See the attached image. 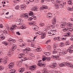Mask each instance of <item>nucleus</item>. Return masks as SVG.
<instances>
[{
	"mask_svg": "<svg viewBox=\"0 0 73 73\" xmlns=\"http://www.w3.org/2000/svg\"><path fill=\"white\" fill-rule=\"evenodd\" d=\"M66 65H67L68 67H70V68H73V65L70 64L69 62H68L65 63L63 62L60 64H59V66L60 67H62L63 66H65Z\"/></svg>",
	"mask_w": 73,
	"mask_h": 73,
	"instance_id": "f257e3e1",
	"label": "nucleus"
},
{
	"mask_svg": "<svg viewBox=\"0 0 73 73\" xmlns=\"http://www.w3.org/2000/svg\"><path fill=\"white\" fill-rule=\"evenodd\" d=\"M38 33L39 35H41V38L42 39L44 38L46 36V34L45 33H43L42 32H41L38 31L37 33Z\"/></svg>",
	"mask_w": 73,
	"mask_h": 73,
	"instance_id": "f03ea898",
	"label": "nucleus"
},
{
	"mask_svg": "<svg viewBox=\"0 0 73 73\" xmlns=\"http://www.w3.org/2000/svg\"><path fill=\"white\" fill-rule=\"evenodd\" d=\"M29 24L30 25H34L32 27V28L33 29H35V28H37V26L36 25H35L36 24V23L35 22H33L31 23H29Z\"/></svg>",
	"mask_w": 73,
	"mask_h": 73,
	"instance_id": "7ed1b4c3",
	"label": "nucleus"
},
{
	"mask_svg": "<svg viewBox=\"0 0 73 73\" xmlns=\"http://www.w3.org/2000/svg\"><path fill=\"white\" fill-rule=\"evenodd\" d=\"M26 7L27 6L26 5H21V9L22 10H24V9H25L26 8Z\"/></svg>",
	"mask_w": 73,
	"mask_h": 73,
	"instance_id": "20e7f679",
	"label": "nucleus"
},
{
	"mask_svg": "<svg viewBox=\"0 0 73 73\" xmlns=\"http://www.w3.org/2000/svg\"><path fill=\"white\" fill-rule=\"evenodd\" d=\"M70 49H69V48H68L67 50V51L69 53H73V50H71V49L72 48V47H70Z\"/></svg>",
	"mask_w": 73,
	"mask_h": 73,
	"instance_id": "39448f33",
	"label": "nucleus"
},
{
	"mask_svg": "<svg viewBox=\"0 0 73 73\" xmlns=\"http://www.w3.org/2000/svg\"><path fill=\"white\" fill-rule=\"evenodd\" d=\"M36 68V66H31V68H30L29 69L32 70H34Z\"/></svg>",
	"mask_w": 73,
	"mask_h": 73,
	"instance_id": "423d86ee",
	"label": "nucleus"
},
{
	"mask_svg": "<svg viewBox=\"0 0 73 73\" xmlns=\"http://www.w3.org/2000/svg\"><path fill=\"white\" fill-rule=\"evenodd\" d=\"M14 65V64L13 63H10L9 64L8 66L9 68H12L13 67V66Z\"/></svg>",
	"mask_w": 73,
	"mask_h": 73,
	"instance_id": "0eeeda50",
	"label": "nucleus"
},
{
	"mask_svg": "<svg viewBox=\"0 0 73 73\" xmlns=\"http://www.w3.org/2000/svg\"><path fill=\"white\" fill-rule=\"evenodd\" d=\"M23 52L25 54L28 53V50L27 48H26L24 50H23Z\"/></svg>",
	"mask_w": 73,
	"mask_h": 73,
	"instance_id": "6e6552de",
	"label": "nucleus"
},
{
	"mask_svg": "<svg viewBox=\"0 0 73 73\" xmlns=\"http://www.w3.org/2000/svg\"><path fill=\"white\" fill-rule=\"evenodd\" d=\"M24 70H25V68H21L18 71L19 72V73H22V72H24Z\"/></svg>",
	"mask_w": 73,
	"mask_h": 73,
	"instance_id": "1a4fd4ad",
	"label": "nucleus"
},
{
	"mask_svg": "<svg viewBox=\"0 0 73 73\" xmlns=\"http://www.w3.org/2000/svg\"><path fill=\"white\" fill-rule=\"evenodd\" d=\"M17 48V46H13L11 48V50H13V51H14L15 50V49H16V48Z\"/></svg>",
	"mask_w": 73,
	"mask_h": 73,
	"instance_id": "9d476101",
	"label": "nucleus"
},
{
	"mask_svg": "<svg viewBox=\"0 0 73 73\" xmlns=\"http://www.w3.org/2000/svg\"><path fill=\"white\" fill-rule=\"evenodd\" d=\"M22 20H21L20 19H18L16 21V23L17 24H20L21 23V21Z\"/></svg>",
	"mask_w": 73,
	"mask_h": 73,
	"instance_id": "9b49d317",
	"label": "nucleus"
},
{
	"mask_svg": "<svg viewBox=\"0 0 73 73\" xmlns=\"http://www.w3.org/2000/svg\"><path fill=\"white\" fill-rule=\"evenodd\" d=\"M51 32L52 33V35H56V31L55 30H52L51 31Z\"/></svg>",
	"mask_w": 73,
	"mask_h": 73,
	"instance_id": "f8f14e48",
	"label": "nucleus"
},
{
	"mask_svg": "<svg viewBox=\"0 0 73 73\" xmlns=\"http://www.w3.org/2000/svg\"><path fill=\"white\" fill-rule=\"evenodd\" d=\"M40 8H41L42 9H48V7H47L46 6L44 5L42 6V7H40Z\"/></svg>",
	"mask_w": 73,
	"mask_h": 73,
	"instance_id": "ddd939ff",
	"label": "nucleus"
},
{
	"mask_svg": "<svg viewBox=\"0 0 73 73\" xmlns=\"http://www.w3.org/2000/svg\"><path fill=\"white\" fill-rule=\"evenodd\" d=\"M66 25V23L65 22H64V24L61 25L60 26L62 28H65V25Z\"/></svg>",
	"mask_w": 73,
	"mask_h": 73,
	"instance_id": "4468645a",
	"label": "nucleus"
},
{
	"mask_svg": "<svg viewBox=\"0 0 73 73\" xmlns=\"http://www.w3.org/2000/svg\"><path fill=\"white\" fill-rule=\"evenodd\" d=\"M67 3L69 5H72V4H73V3H72V1L71 0H69L68 1Z\"/></svg>",
	"mask_w": 73,
	"mask_h": 73,
	"instance_id": "2eb2a0df",
	"label": "nucleus"
},
{
	"mask_svg": "<svg viewBox=\"0 0 73 73\" xmlns=\"http://www.w3.org/2000/svg\"><path fill=\"white\" fill-rule=\"evenodd\" d=\"M47 16H48L50 18H51L52 17V14L50 13H47Z\"/></svg>",
	"mask_w": 73,
	"mask_h": 73,
	"instance_id": "dca6fc26",
	"label": "nucleus"
},
{
	"mask_svg": "<svg viewBox=\"0 0 73 73\" xmlns=\"http://www.w3.org/2000/svg\"><path fill=\"white\" fill-rule=\"evenodd\" d=\"M56 4H57L59 5H60V4H61L60 3H61V1H59L58 0H57L56 1Z\"/></svg>",
	"mask_w": 73,
	"mask_h": 73,
	"instance_id": "f3484780",
	"label": "nucleus"
},
{
	"mask_svg": "<svg viewBox=\"0 0 73 73\" xmlns=\"http://www.w3.org/2000/svg\"><path fill=\"white\" fill-rule=\"evenodd\" d=\"M58 46L57 44L54 45L53 46L54 50H56V48H57Z\"/></svg>",
	"mask_w": 73,
	"mask_h": 73,
	"instance_id": "a211bd4d",
	"label": "nucleus"
},
{
	"mask_svg": "<svg viewBox=\"0 0 73 73\" xmlns=\"http://www.w3.org/2000/svg\"><path fill=\"white\" fill-rule=\"evenodd\" d=\"M36 52H41V48H38L36 49Z\"/></svg>",
	"mask_w": 73,
	"mask_h": 73,
	"instance_id": "6ab92c4d",
	"label": "nucleus"
},
{
	"mask_svg": "<svg viewBox=\"0 0 73 73\" xmlns=\"http://www.w3.org/2000/svg\"><path fill=\"white\" fill-rule=\"evenodd\" d=\"M24 17L25 18V19H27L28 18V13H26L25 14H24Z\"/></svg>",
	"mask_w": 73,
	"mask_h": 73,
	"instance_id": "aec40b11",
	"label": "nucleus"
},
{
	"mask_svg": "<svg viewBox=\"0 0 73 73\" xmlns=\"http://www.w3.org/2000/svg\"><path fill=\"white\" fill-rule=\"evenodd\" d=\"M42 72L43 73H48L47 72V70H46L45 69H43L42 71Z\"/></svg>",
	"mask_w": 73,
	"mask_h": 73,
	"instance_id": "412c9836",
	"label": "nucleus"
},
{
	"mask_svg": "<svg viewBox=\"0 0 73 73\" xmlns=\"http://www.w3.org/2000/svg\"><path fill=\"white\" fill-rule=\"evenodd\" d=\"M55 66H56L53 65V64L49 65V67H50V68H55Z\"/></svg>",
	"mask_w": 73,
	"mask_h": 73,
	"instance_id": "4be33fe9",
	"label": "nucleus"
},
{
	"mask_svg": "<svg viewBox=\"0 0 73 73\" xmlns=\"http://www.w3.org/2000/svg\"><path fill=\"white\" fill-rule=\"evenodd\" d=\"M44 54H45V56H47V55H48L49 56V55H50V53L47 52H45L44 53Z\"/></svg>",
	"mask_w": 73,
	"mask_h": 73,
	"instance_id": "5701e85b",
	"label": "nucleus"
},
{
	"mask_svg": "<svg viewBox=\"0 0 73 73\" xmlns=\"http://www.w3.org/2000/svg\"><path fill=\"white\" fill-rule=\"evenodd\" d=\"M61 5H62V4H60V5H58L57 4H55V7H61Z\"/></svg>",
	"mask_w": 73,
	"mask_h": 73,
	"instance_id": "b1692460",
	"label": "nucleus"
},
{
	"mask_svg": "<svg viewBox=\"0 0 73 73\" xmlns=\"http://www.w3.org/2000/svg\"><path fill=\"white\" fill-rule=\"evenodd\" d=\"M40 27H42L45 25V24L44 23H40Z\"/></svg>",
	"mask_w": 73,
	"mask_h": 73,
	"instance_id": "393cba45",
	"label": "nucleus"
},
{
	"mask_svg": "<svg viewBox=\"0 0 73 73\" xmlns=\"http://www.w3.org/2000/svg\"><path fill=\"white\" fill-rule=\"evenodd\" d=\"M59 56H57L56 55L52 56V57H53V58H58Z\"/></svg>",
	"mask_w": 73,
	"mask_h": 73,
	"instance_id": "a878e982",
	"label": "nucleus"
},
{
	"mask_svg": "<svg viewBox=\"0 0 73 73\" xmlns=\"http://www.w3.org/2000/svg\"><path fill=\"white\" fill-rule=\"evenodd\" d=\"M46 60L47 61H50V58L49 57H46Z\"/></svg>",
	"mask_w": 73,
	"mask_h": 73,
	"instance_id": "bb28decb",
	"label": "nucleus"
},
{
	"mask_svg": "<svg viewBox=\"0 0 73 73\" xmlns=\"http://www.w3.org/2000/svg\"><path fill=\"white\" fill-rule=\"evenodd\" d=\"M57 52V51L56 50H54L53 52V54H56Z\"/></svg>",
	"mask_w": 73,
	"mask_h": 73,
	"instance_id": "cd10ccee",
	"label": "nucleus"
},
{
	"mask_svg": "<svg viewBox=\"0 0 73 73\" xmlns=\"http://www.w3.org/2000/svg\"><path fill=\"white\" fill-rule=\"evenodd\" d=\"M68 30L70 32H72V31H73V29L71 28H68Z\"/></svg>",
	"mask_w": 73,
	"mask_h": 73,
	"instance_id": "c85d7f7f",
	"label": "nucleus"
},
{
	"mask_svg": "<svg viewBox=\"0 0 73 73\" xmlns=\"http://www.w3.org/2000/svg\"><path fill=\"white\" fill-rule=\"evenodd\" d=\"M68 27H72V24L70 23H68Z\"/></svg>",
	"mask_w": 73,
	"mask_h": 73,
	"instance_id": "c756f323",
	"label": "nucleus"
},
{
	"mask_svg": "<svg viewBox=\"0 0 73 73\" xmlns=\"http://www.w3.org/2000/svg\"><path fill=\"white\" fill-rule=\"evenodd\" d=\"M10 29L11 31H12V32H13V29H14V27H13V26L12 27H11Z\"/></svg>",
	"mask_w": 73,
	"mask_h": 73,
	"instance_id": "7c9ffc66",
	"label": "nucleus"
},
{
	"mask_svg": "<svg viewBox=\"0 0 73 73\" xmlns=\"http://www.w3.org/2000/svg\"><path fill=\"white\" fill-rule=\"evenodd\" d=\"M54 25H51L50 27H49V28H50V29H53V28L54 27Z\"/></svg>",
	"mask_w": 73,
	"mask_h": 73,
	"instance_id": "2f4dec72",
	"label": "nucleus"
},
{
	"mask_svg": "<svg viewBox=\"0 0 73 73\" xmlns=\"http://www.w3.org/2000/svg\"><path fill=\"white\" fill-rule=\"evenodd\" d=\"M42 64L40 63V62H38V66H42Z\"/></svg>",
	"mask_w": 73,
	"mask_h": 73,
	"instance_id": "473e14b6",
	"label": "nucleus"
},
{
	"mask_svg": "<svg viewBox=\"0 0 73 73\" xmlns=\"http://www.w3.org/2000/svg\"><path fill=\"white\" fill-rule=\"evenodd\" d=\"M20 16L21 17H24V14L22 13L21 14Z\"/></svg>",
	"mask_w": 73,
	"mask_h": 73,
	"instance_id": "72a5a7b5",
	"label": "nucleus"
},
{
	"mask_svg": "<svg viewBox=\"0 0 73 73\" xmlns=\"http://www.w3.org/2000/svg\"><path fill=\"white\" fill-rule=\"evenodd\" d=\"M29 15L30 16H31V15H33V12L32 11H30V13H29Z\"/></svg>",
	"mask_w": 73,
	"mask_h": 73,
	"instance_id": "f704fd0d",
	"label": "nucleus"
},
{
	"mask_svg": "<svg viewBox=\"0 0 73 73\" xmlns=\"http://www.w3.org/2000/svg\"><path fill=\"white\" fill-rule=\"evenodd\" d=\"M16 9H19V5H18L15 7Z\"/></svg>",
	"mask_w": 73,
	"mask_h": 73,
	"instance_id": "c9c22d12",
	"label": "nucleus"
},
{
	"mask_svg": "<svg viewBox=\"0 0 73 73\" xmlns=\"http://www.w3.org/2000/svg\"><path fill=\"white\" fill-rule=\"evenodd\" d=\"M60 44L61 46H64V45H65V44H64V43H62V42H60Z\"/></svg>",
	"mask_w": 73,
	"mask_h": 73,
	"instance_id": "e433bc0d",
	"label": "nucleus"
},
{
	"mask_svg": "<svg viewBox=\"0 0 73 73\" xmlns=\"http://www.w3.org/2000/svg\"><path fill=\"white\" fill-rule=\"evenodd\" d=\"M56 20L54 21H52V24H56Z\"/></svg>",
	"mask_w": 73,
	"mask_h": 73,
	"instance_id": "4c0bfd02",
	"label": "nucleus"
},
{
	"mask_svg": "<svg viewBox=\"0 0 73 73\" xmlns=\"http://www.w3.org/2000/svg\"><path fill=\"white\" fill-rule=\"evenodd\" d=\"M46 60V57H42V60H43V61H45V60Z\"/></svg>",
	"mask_w": 73,
	"mask_h": 73,
	"instance_id": "58836bf2",
	"label": "nucleus"
},
{
	"mask_svg": "<svg viewBox=\"0 0 73 73\" xmlns=\"http://www.w3.org/2000/svg\"><path fill=\"white\" fill-rule=\"evenodd\" d=\"M11 70L12 71H11V72H12V73H14L15 72H16V70L13 69Z\"/></svg>",
	"mask_w": 73,
	"mask_h": 73,
	"instance_id": "ea45409f",
	"label": "nucleus"
},
{
	"mask_svg": "<svg viewBox=\"0 0 73 73\" xmlns=\"http://www.w3.org/2000/svg\"><path fill=\"white\" fill-rule=\"evenodd\" d=\"M1 39H2V40H4V39H5V36H2L1 37Z\"/></svg>",
	"mask_w": 73,
	"mask_h": 73,
	"instance_id": "a19ab883",
	"label": "nucleus"
},
{
	"mask_svg": "<svg viewBox=\"0 0 73 73\" xmlns=\"http://www.w3.org/2000/svg\"><path fill=\"white\" fill-rule=\"evenodd\" d=\"M45 65H46L45 64H43L42 65V67H43V68H44L45 67Z\"/></svg>",
	"mask_w": 73,
	"mask_h": 73,
	"instance_id": "79ce46f5",
	"label": "nucleus"
},
{
	"mask_svg": "<svg viewBox=\"0 0 73 73\" xmlns=\"http://www.w3.org/2000/svg\"><path fill=\"white\" fill-rule=\"evenodd\" d=\"M51 26V25L48 24L47 26V28H49L50 26Z\"/></svg>",
	"mask_w": 73,
	"mask_h": 73,
	"instance_id": "37998d69",
	"label": "nucleus"
},
{
	"mask_svg": "<svg viewBox=\"0 0 73 73\" xmlns=\"http://www.w3.org/2000/svg\"><path fill=\"white\" fill-rule=\"evenodd\" d=\"M48 34L49 35H52V32H51V31H50V32H48Z\"/></svg>",
	"mask_w": 73,
	"mask_h": 73,
	"instance_id": "c03bdc74",
	"label": "nucleus"
},
{
	"mask_svg": "<svg viewBox=\"0 0 73 73\" xmlns=\"http://www.w3.org/2000/svg\"><path fill=\"white\" fill-rule=\"evenodd\" d=\"M63 32H66V31H67V30L66 29V28H64L63 29Z\"/></svg>",
	"mask_w": 73,
	"mask_h": 73,
	"instance_id": "a18cd8bd",
	"label": "nucleus"
},
{
	"mask_svg": "<svg viewBox=\"0 0 73 73\" xmlns=\"http://www.w3.org/2000/svg\"><path fill=\"white\" fill-rule=\"evenodd\" d=\"M50 41V40H47L46 42V44H48V42H49Z\"/></svg>",
	"mask_w": 73,
	"mask_h": 73,
	"instance_id": "49530a36",
	"label": "nucleus"
},
{
	"mask_svg": "<svg viewBox=\"0 0 73 73\" xmlns=\"http://www.w3.org/2000/svg\"><path fill=\"white\" fill-rule=\"evenodd\" d=\"M47 48L48 49H50L51 48V46H47Z\"/></svg>",
	"mask_w": 73,
	"mask_h": 73,
	"instance_id": "de8ad7c7",
	"label": "nucleus"
},
{
	"mask_svg": "<svg viewBox=\"0 0 73 73\" xmlns=\"http://www.w3.org/2000/svg\"><path fill=\"white\" fill-rule=\"evenodd\" d=\"M22 56H21V55L20 54H19V56H18V57L19 58H21L22 57Z\"/></svg>",
	"mask_w": 73,
	"mask_h": 73,
	"instance_id": "09e8293b",
	"label": "nucleus"
},
{
	"mask_svg": "<svg viewBox=\"0 0 73 73\" xmlns=\"http://www.w3.org/2000/svg\"><path fill=\"white\" fill-rule=\"evenodd\" d=\"M3 44L5 45H6V46L8 45V44L6 42H5L3 43Z\"/></svg>",
	"mask_w": 73,
	"mask_h": 73,
	"instance_id": "8fccbe9b",
	"label": "nucleus"
},
{
	"mask_svg": "<svg viewBox=\"0 0 73 73\" xmlns=\"http://www.w3.org/2000/svg\"><path fill=\"white\" fill-rule=\"evenodd\" d=\"M68 11H72V9H71V8L68 7Z\"/></svg>",
	"mask_w": 73,
	"mask_h": 73,
	"instance_id": "3c124183",
	"label": "nucleus"
},
{
	"mask_svg": "<svg viewBox=\"0 0 73 73\" xmlns=\"http://www.w3.org/2000/svg\"><path fill=\"white\" fill-rule=\"evenodd\" d=\"M56 21V18H54L53 19H52V21Z\"/></svg>",
	"mask_w": 73,
	"mask_h": 73,
	"instance_id": "603ef678",
	"label": "nucleus"
},
{
	"mask_svg": "<svg viewBox=\"0 0 73 73\" xmlns=\"http://www.w3.org/2000/svg\"><path fill=\"white\" fill-rule=\"evenodd\" d=\"M38 30V29L37 28H35V29H34V31H37Z\"/></svg>",
	"mask_w": 73,
	"mask_h": 73,
	"instance_id": "864d4df0",
	"label": "nucleus"
},
{
	"mask_svg": "<svg viewBox=\"0 0 73 73\" xmlns=\"http://www.w3.org/2000/svg\"><path fill=\"white\" fill-rule=\"evenodd\" d=\"M30 54L31 56V57H32V56L33 57L34 55L33 54L31 53V54Z\"/></svg>",
	"mask_w": 73,
	"mask_h": 73,
	"instance_id": "5fc2aeb1",
	"label": "nucleus"
},
{
	"mask_svg": "<svg viewBox=\"0 0 73 73\" xmlns=\"http://www.w3.org/2000/svg\"><path fill=\"white\" fill-rule=\"evenodd\" d=\"M16 33L18 35H20V33H19V32H17Z\"/></svg>",
	"mask_w": 73,
	"mask_h": 73,
	"instance_id": "6e6d98bb",
	"label": "nucleus"
},
{
	"mask_svg": "<svg viewBox=\"0 0 73 73\" xmlns=\"http://www.w3.org/2000/svg\"><path fill=\"white\" fill-rule=\"evenodd\" d=\"M31 10L33 11H35V8H33L31 9Z\"/></svg>",
	"mask_w": 73,
	"mask_h": 73,
	"instance_id": "4d7b16f0",
	"label": "nucleus"
},
{
	"mask_svg": "<svg viewBox=\"0 0 73 73\" xmlns=\"http://www.w3.org/2000/svg\"><path fill=\"white\" fill-rule=\"evenodd\" d=\"M0 28H3V25H2V24L0 25Z\"/></svg>",
	"mask_w": 73,
	"mask_h": 73,
	"instance_id": "13d9d810",
	"label": "nucleus"
},
{
	"mask_svg": "<svg viewBox=\"0 0 73 73\" xmlns=\"http://www.w3.org/2000/svg\"><path fill=\"white\" fill-rule=\"evenodd\" d=\"M60 39H61V38L59 37L58 38V39H57V40H58V41H60Z\"/></svg>",
	"mask_w": 73,
	"mask_h": 73,
	"instance_id": "bf43d9fd",
	"label": "nucleus"
},
{
	"mask_svg": "<svg viewBox=\"0 0 73 73\" xmlns=\"http://www.w3.org/2000/svg\"><path fill=\"white\" fill-rule=\"evenodd\" d=\"M21 58V59H23V60H24V59H25V58H24L23 56H22Z\"/></svg>",
	"mask_w": 73,
	"mask_h": 73,
	"instance_id": "052dcab7",
	"label": "nucleus"
},
{
	"mask_svg": "<svg viewBox=\"0 0 73 73\" xmlns=\"http://www.w3.org/2000/svg\"><path fill=\"white\" fill-rule=\"evenodd\" d=\"M11 42H15V41L13 40V39L11 40Z\"/></svg>",
	"mask_w": 73,
	"mask_h": 73,
	"instance_id": "680f3d73",
	"label": "nucleus"
},
{
	"mask_svg": "<svg viewBox=\"0 0 73 73\" xmlns=\"http://www.w3.org/2000/svg\"><path fill=\"white\" fill-rule=\"evenodd\" d=\"M22 61H26L27 60V58H25L24 59H21Z\"/></svg>",
	"mask_w": 73,
	"mask_h": 73,
	"instance_id": "e2e57ef3",
	"label": "nucleus"
},
{
	"mask_svg": "<svg viewBox=\"0 0 73 73\" xmlns=\"http://www.w3.org/2000/svg\"><path fill=\"white\" fill-rule=\"evenodd\" d=\"M53 65H55V67H56V66L57 65L56 64V63H54V64H52Z\"/></svg>",
	"mask_w": 73,
	"mask_h": 73,
	"instance_id": "0e129e2a",
	"label": "nucleus"
},
{
	"mask_svg": "<svg viewBox=\"0 0 73 73\" xmlns=\"http://www.w3.org/2000/svg\"><path fill=\"white\" fill-rule=\"evenodd\" d=\"M44 0H41V3H42L44 2Z\"/></svg>",
	"mask_w": 73,
	"mask_h": 73,
	"instance_id": "69168bd1",
	"label": "nucleus"
},
{
	"mask_svg": "<svg viewBox=\"0 0 73 73\" xmlns=\"http://www.w3.org/2000/svg\"><path fill=\"white\" fill-rule=\"evenodd\" d=\"M12 26L14 27V28H15V27H17L16 25H13Z\"/></svg>",
	"mask_w": 73,
	"mask_h": 73,
	"instance_id": "338daca9",
	"label": "nucleus"
},
{
	"mask_svg": "<svg viewBox=\"0 0 73 73\" xmlns=\"http://www.w3.org/2000/svg\"><path fill=\"white\" fill-rule=\"evenodd\" d=\"M51 73H54V70H51Z\"/></svg>",
	"mask_w": 73,
	"mask_h": 73,
	"instance_id": "774afa93",
	"label": "nucleus"
}]
</instances>
